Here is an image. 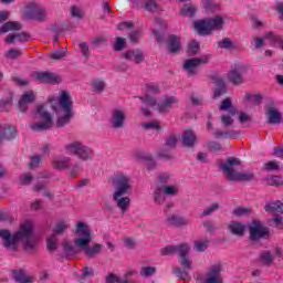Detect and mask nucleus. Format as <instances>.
I'll return each instance as SVG.
<instances>
[{"mask_svg": "<svg viewBox=\"0 0 283 283\" xmlns=\"http://www.w3.org/2000/svg\"><path fill=\"white\" fill-rule=\"evenodd\" d=\"M0 238L3 242V247L9 251H17L19 243L24 240V249L27 251H34L39 239L34 233V223L32 221H25L20 226V229L15 233H11L10 230H0Z\"/></svg>", "mask_w": 283, "mask_h": 283, "instance_id": "obj_1", "label": "nucleus"}, {"mask_svg": "<svg viewBox=\"0 0 283 283\" xmlns=\"http://www.w3.org/2000/svg\"><path fill=\"white\" fill-rule=\"evenodd\" d=\"M112 182L113 187L115 188V191L113 192V200L117 203V207L120 209L122 213H125L127 209H129L132 199L123 196L132 193V179L123 172H117L114 175Z\"/></svg>", "mask_w": 283, "mask_h": 283, "instance_id": "obj_2", "label": "nucleus"}, {"mask_svg": "<svg viewBox=\"0 0 283 283\" xmlns=\"http://www.w3.org/2000/svg\"><path fill=\"white\" fill-rule=\"evenodd\" d=\"M49 101L57 118L55 123L56 127L66 126L74 116V103L72 102L70 93L62 91L60 93L59 103H54V97L49 98Z\"/></svg>", "mask_w": 283, "mask_h": 283, "instance_id": "obj_3", "label": "nucleus"}, {"mask_svg": "<svg viewBox=\"0 0 283 283\" xmlns=\"http://www.w3.org/2000/svg\"><path fill=\"white\" fill-rule=\"evenodd\" d=\"M74 233L77 235L74 240V245L82 249L86 256L92 259L101 255L103 244L95 243L93 247H90V242H92V231L85 222L78 221Z\"/></svg>", "mask_w": 283, "mask_h": 283, "instance_id": "obj_4", "label": "nucleus"}, {"mask_svg": "<svg viewBox=\"0 0 283 283\" xmlns=\"http://www.w3.org/2000/svg\"><path fill=\"white\" fill-rule=\"evenodd\" d=\"M242 161L238 158H229L226 163L220 165L223 174L231 182H253L255 174L253 170L235 171V167H240Z\"/></svg>", "mask_w": 283, "mask_h": 283, "instance_id": "obj_5", "label": "nucleus"}, {"mask_svg": "<svg viewBox=\"0 0 283 283\" xmlns=\"http://www.w3.org/2000/svg\"><path fill=\"white\" fill-rule=\"evenodd\" d=\"M64 151L67 156H76V158L84 161L94 158V150L81 140H73L65 144Z\"/></svg>", "mask_w": 283, "mask_h": 283, "instance_id": "obj_6", "label": "nucleus"}, {"mask_svg": "<svg viewBox=\"0 0 283 283\" xmlns=\"http://www.w3.org/2000/svg\"><path fill=\"white\" fill-rule=\"evenodd\" d=\"M222 28H224V18L222 15L195 22V30L202 36H207V34H211L216 30H222Z\"/></svg>", "mask_w": 283, "mask_h": 283, "instance_id": "obj_7", "label": "nucleus"}, {"mask_svg": "<svg viewBox=\"0 0 283 283\" xmlns=\"http://www.w3.org/2000/svg\"><path fill=\"white\" fill-rule=\"evenodd\" d=\"M48 105L50 104H42L36 106L35 118H42L44 122L30 124L32 132H45L52 127V115H50L48 112Z\"/></svg>", "mask_w": 283, "mask_h": 283, "instance_id": "obj_8", "label": "nucleus"}, {"mask_svg": "<svg viewBox=\"0 0 283 283\" xmlns=\"http://www.w3.org/2000/svg\"><path fill=\"white\" fill-rule=\"evenodd\" d=\"M179 264L184 268H174L172 273L178 277V280H184L185 282L191 280L189 271H193V261L189 259V255L179 258Z\"/></svg>", "mask_w": 283, "mask_h": 283, "instance_id": "obj_9", "label": "nucleus"}, {"mask_svg": "<svg viewBox=\"0 0 283 283\" xmlns=\"http://www.w3.org/2000/svg\"><path fill=\"white\" fill-rule=\"evenodd\" d=\"M22 14L25 19H33L34 21H45V9L41 6L30 2L23 10Z\"/></svg>", "mask_w": 283, "mask_h": 283, "instance_id": "obj_10", "label": "nucleus"}, {"mask_svg": "<svg viewBox=\"0 0 283 283\" xmlns=\"http://www.w3.org/2000/svg\"><path fill=\"white\" fill-rule=\"evenodd\" d=\"M222 263H217L209 268L206 275L201 279V283H223Z\"/></svg>", "mask_w": 283, "mask_h": 283, "instance_id": "obj_11", "label": "nucleus"}, {"mask_svg": "<svg viewBox=\"0 0 283 283\" xmlns=\"http://www.w3.org/2000/svg\"><path fill=\"white\" fill-rule=\"evenodd\" d=\"M211 55H205L199 59L193 57L186 60V62L184 63V70H186L189 76H193L195 74H198V66L209 63Z\"/></svg>", "mask_w": 283, "mask_h": 283, "instance_id": "obj_12", "label": "nucleus"}, {"mask_svg": "<svg viewBox=\"0 0 283 283\" xmlns=\"http://www.w3.org/2000/svg\"><path fill=\"white\" fill-rule=\"evenodd\" d=\"M250 238L251 240L269 238V229L264 228V226H262V222L254 220L250 226Z\"/></svg>", "mask_w": 283, "mask_h": 283, "instance_id": "obj_13", "label": "nucleus"}, {"mask_svg": "<svg viewBox=\"0 0 283 283\" xmlns=\"http://www.w3.org/2000/svg\"><path fill=\"white\" fill-rule=\"evenodd\" d=\"M33 78L39 83H49L51 85H59L61 83V76L50 72H35Z\"/></svg>", "mask_w": 283, "mask_h": 283, "instance_id": "obj_14", "label": "nucleus"}, {"mask_svg": "<svg viewBox=\"0 0 283 283\" xmlns=\"http://www.w3.org/2000/svg\"><path fill=\"white\" fill-rule=\"evenodd\" d=\"M245 73H247V66L245 65H237L234 69H232L229 72L228 80L233 85H242V83H244V78L242 76Z\"/></svg>", "mask_w": 283, "mask_h": 283, "instance_id": "obj_15", "label": "nucleus"}, {"mask_svg": "<svg viewBox=\"0 0 283 283\" xmlns=\"http://www.w3.org/2000/svg\"><path fill=\"white\" fill-rule=\"evenodd\" d=\"M125 111L123 109H114L109 119L111 127L113 129H123L125 127Z\"/></svg>", "mask_w": 283, "mask_h": 283, "instance_id": "obj_16", "label": "nucleus"}, {"mask_svg": "<svg viewBox=\"0 0 283 283\" xmlns=\"http://www.w3.org/2000/svg\"><path fill=\"white\" fill-rule=\"evenodd\" d=\"M36 98V95H34V92L29 91L25 92L24 94H22L19 103H18V109L19 112H21L22 114H24V112H28V105H31V103Z\"/></svg>", "mask_w": 283, "mask_h": 283, "instance_id": "obj_17", "label": "nucleus"}, {"mask_svg": "<svg viewBox=\"0 0 283 283\" xmlns=\"http://www.w3.org/2000/svg\"><path fill=\"white\" fill-rule=\"evenodd\" d=\"M123 59L126 61H134L136 65H140L145 61V55H143V50L134 49L123 53Z\"/></svg>", "mask_w": 283, "mask_h": 283, "instance_id": "obj_18", "label": "nucleus"}, {"mask_svg": "<svg viewBox=\"0 0 283 283\" xmlns=\"http://www.w3.org/2000/svg\"><path fill=\"white\" fill-rule=\"evenodd\" d=\"M275 255H282V250L280 248H276L273 252L269 250L261 252L260 262L266 266H271V264H273V260H275Z\"/></svg>", "mask_w": 283, "mask_h": 283, "instance_id": "obj_19", "label": "nucleus"}, {"mask_svg": "<svg viewBox=\"0 0 283 283\" xmlns=\"http://www.w3.org/2000/svg\"><path fill=\"white\" fill-rule=\"evenodd\" d=\"M166 222L170 224V227H187V224H191V219L178 214H170Z\"/></svg>", "mask_w": 283, "mask_h": 283, "instance_id": "obj_20", "label": "nucleus"}, {"mask_svg": "<svg viewBox=\"0 0 283 283\" xmlns=\"http://www.w3.org/2000/svg\"><path fill=\"white\" fill-rule=\"evenodd\" d=\"M71 165L72 159L70 157H56L52 160L53 169H57L59 171L70 169Z\"/></svg>", "mask_w": 283, "mask_h": 283, "instance_id": "obj_21", "label": "nucleus"}, {"mask_svg": "<svg viewBox=\"0 0 283 283\" xmlns=\"http://www.w3.org/2000/svg\"><path fill=\"white\" fill-rule=\"evenodd\" d=\"M265 116H266L268 123H270V125H280V123H282V113H280L273 106H270L268 108Z\"/></svg>", "mask_w": 283, "mask_h": 283, "instance_id": "obj_22", "label": "nucleus"}, {"mask_svg": "<svg viewBox=\"0 0 283 283\" xmlns=\"http://www.w3.org/2000/svg\"><path fill=\"white\" fill-rule=\"evenodd\" d=\"M181 140L185 147H193L198 144V137L192 129H186L181 136Z\"/></svg>", "mask_w": 283, "mask_h": 283, "instance_id": "obj_23", "label": "nucleus"}, {"mask_svg": "<svg viewBox=\"0 0 283 283\" xmlns=\"http://www.w3.org/2000/svg\"><path fill=\"white\" fill-rule=\"evenodd\" d=\"M17 136V128L13 126H0V143L3 140H12Z\"/></svg>", "mask_w": 283, "mask_h": 283, "instance_id": "obj_24", "label": "nucleus"}, {"mask_svg": "<svg viewBox=\"0 0 283 283\" xmlns=\"http://www.w3.org/2000/svg\"><path fill=\"white\" fill-rule=\"evenodd\" d=\"M180 50H182L180 36L170 35L168 38V52H170V54H178Z\"/></svg>", "mask_w": 283, "mask_h": 283, "instance_id": "obj_25", "label": "nucleus"}, {"mask_svg": "<svg viewBox=\"0 0 283 283\" xmlns=\"http://www.w3.org/2000/svg\"><path fill=\"white\" fill-rule=\"evenodd\" d=\"M179 101L178 98L170 96L166 97L165 101L158 104V111L161 114H165V112H169L174 105H178Z\"/></svg>", "mask_w": 283, "mask_h": 283, "instance_id": "obj_26", "label": "nucleus"}, {"mask_svg": "<svg viewBox=\"0 0 283 283\" xmlns=\"http://www.w3.org/2000/svg\"><path fill=\"white\" fill-rule=\"evenodd\" d=\"M13 280L17 283H34V276L29 275L23 270H18L13 272Z\"/></svg>", "mask_w": 283, "mask_h": 283, "instance_id": "obj_27", "label": "nucleus"}, {"mask_svg": "<svg viewBox=\"0 0 283 283\" xmlns=\"http://www.w3.org/2000/svg\"><path fill=\"white\" fill-rule=\"evenodd\" d=\"M228 229L233 233V235H244V231H247V227L242 222L238 221H231Z\"/></svg>", "mask_w": 283, "mask_h": 283, "instance_id": "obj_28", "label": "nucleus"}, {"mask_svg": "<svg viewBox=\"0 0 283 283\" xmlns=\"http://www.w3.org/2000/svg\"><path fill=\"white\" fill-rule=\"evenodd\" d=\"M14 41H19L20 43H25V41H30V34L15 33V34H9L6 38V43H14Z\"/></svg>", "mask_w": 283, "mask_h": 283, "instance_id": "obj_29", "label": "nucleus"}, {"mask_svg": "<svg viewBox=\"0 0 283 283\" xmlns=\"http://www.w3.org/2000/svg\"><path fill=\"white\" fill-rule=\"evenodd\" d=\"M282 201L276 200L272 202H268L264 207L268 213H282Z\"/></svg>", "mask_w": 283, "mask_h": 283, "instance_id": "obj_30", "label": "nucleus"}, {"mask_svg": "<svg viewBox=\"0 0 283 283\" xmlns=\"http://www.w3.org/2000/svg\"><path fill=\"white\" fill-rule=\"evenodd\" d=\"M214 83L218 87L213 93V98H220V96H224V94H227V86L224 85V80L217 78Z\"/></svg>", "mask_w": 283, "mask_h": 283, "instance_id": "obj_31", "label": "nucleus"}, {"mask_svg": "<svg viewBox=\"0 0 283 283\" xmlns=\"http://www.w3.org/2000/svg\"><path fill=\"white\" fill-rule=\"evenodd\" d=\"M165 189L163 188V186L157 185L155 191H154V202H156V205H163L165 202Z\"/></svg>", "mask_w": 283, "mask_h": 283, "instance_id": "obj_32", "label": "nucleus"}, {"mask_svg": "<svg viewBox=\"0 0 283 283\" xmlns=\"http://www.w3.org/2000/svg\"><path fill=\"white\" fill-rule=\"evenodd\" d=\"M67 229H70V222L61 221L57 224H55L53 229V235H55V238L57 235H65V231H67Z\"/></svg>", "mask_w": 283, "mask_h": 283, "instance_id": "obj_33", "label": "nucleus"}, {"mask_svg": "<svg viewBox=\"0 0 283 283\" xmlns=\"http://www.w3.org/2000/svg\"><path fill=\"white\" fill-rule=\"evenodd\" d=\"M191 247L188 243H181L176 245V255H179V259L189 255Z\"/></svg>", "mask_w": 283, "mask_h": 283, "instance_id": "obj_34", "label": "nucleus"}, {"mask_svg": "<svg viewBox=\"0 0 283 283\" xmlns=\"http://www.w3.org/2000/svg\"><path fill=\"white\" fill-rule=\"evenodd\" d=\"M46 249L51 253H54V251H56V249H59V239L55 237V234H51L50 237H48Z\"/></svg>", "mask_w": 283, "mask_h": 283, "instance_id": "obj_35", "label": "nucleus"}, {"mask_svg": "<svg viewBox=\"0 0 283 283\" xmlns=\"http://www.w3.org/2000/svg\"><path fill=\"white\" fill-rule=\"evenodd\" d=\"M144 8L147 12H160V4L158 3V0H146Z\"/></svg>", "mask_w": 283, "mask_h": 283, "instance_id": "obj_36", "label": "nucleus"}, {"mask_svg": "<svg viewBox=\"0 0 283 283\" xmlns=\"http://www.w3.org/2000/svg\"><path fill=\"white\" fill-rule=\"evenodd\" d=\"M265 182L270 185V187H282L283 185V178L282 176H269L265 178Z\"/></svg>", "mask_w": 283, "mask_h": 283, "instance_id": "obj_37", "label": "nucleus"}, {"mask_svg": "<svg viewBox=\"0 0 283 283\" xmlns=\"http://www.w3.org/2000/svg\"><path fill=\"white\" fill-rule=\"evenodd\" d=\"M93 92L96 94H103L105 92V87H107V84L103 80H94L92 82Z\"/></svg>", "mask_w": 283, "mask_h": 283, "instance_id": "obj_38", "label": "nucleus"}, {"mask_svg": "<svg viewBox=\"0 0 283 283\" xmlns=\"http://www.w3.org/2000/svg\"><path fill=\"white\" fill-rule=\"evenodd\" d=\"M12 30H21V23L19 22H7L0 29V34H4V32H10Z\"/></svg>", "mask_w": 283, "mask_h": 283, "instance_id": "obj_39", "label": "nucleus"}, {"mask_svg": "<svg viewBox=\"0 0 283 283\" xmlns=\"http://www.w3.org/2000/svg\"><path fill=\"white\" fill-rule=\"evenodd\" d=\"M178 138H180L179 135H169L165 140V147L168 149H176V146L178 145Z\"/></svg>", "mask_w": 283, "mask_h": 283, "instance_id": "obj_40", "label": "nucleus"}, {"mask_svg": "<svg viewBox=\"0 0 283 283\" xmlns=\"http://www.w3.org/2000/svg\"><path fill=\"white\" fill-rule=\"evenodd\" d=\"M142 127L147 130H154L156 134H160L163 132V126L158 122H148L142 124Z\"/></svg>", "mask_w": 283, "mask_h": 283, "instance_id": "obj_41", "label": "nucleus"}, {"mask_svg": "<svg viewBox=\"0 0 283 283\" xmlns=\"http://www.w3.org/2000/svg\"><path fill=\"white\" fill-rule=\"evenodd\" d=\"M62 249L65 255H74V253H76V249L70 243V240L67 239L62 241Z\"/></svg>", "mask_w": 283, "mask_h": 283, "instance_id": "obj_42", "label": "nucleus"}, {"mask_svg": "<svg viewBox=\"0 0 283 283\" xmlns=\"http://www.w3.org/2000/svg\"><path fill=\"white\" fill-rule=\"evenodd\" d=\"M219 109H221V112H227L229 109L231 116L235 114V108L232 106L231 98L229 97L222 101Z\"/></svg>", "mask_w": 283, "mask_h": 283, "instance_id": "obj_43", "label": "nucleus"}, {"mask_svg": "<svg viewBox=\"0 0 283 283\" xmlns=\"http://www.w3.org/2000/svg\"><path fill=\"white\" fill-rule=\"evenodd\" d=\"M218 209H220V203L214 202L201 212V217L207 218V217L211 216L212 213H216V211H218Z\"/></svg>", "mask_w": 283, "mask_h": 283, "instance_id": "obj_44", "label": "nucleus"}, {"mask_svg": "<svg viewBox=\"0 0 283 283\" xmlns=\"http://www.w3.org/2000/svg\"><path fill=\"white\" fill-rule=\"evenodd\" d=\"M218 48L221 50H233L235 45L233 44V41L229 38H224L223 40L218 42Z\"/></svg>", "mask_w": 283, "mask_h": 283, "instance_id": "obj_45", "label": "nucleus"}, {"mask_svg": "<svg viewBox=\"0 0 283 283\" xmlns=\"http://www.w3.org/2000/svg\"><path fill=\"white\" fill-rule=\"evenodd\" d=\"M70 14L71 17H73V19H83V17H85V13L83 12V10L77 6L71 7Z\"/></svg>", "mask_w": 283, "mask_h": 283, "instance_id": "obj_46", "label": "nucleus"}, {"mask_svg": "<svg viewBox=\"0 0 283 283\" xmlns=\"http://www.w3.org/2000/svg\"><path fill=\"white\" fill-rule=\"evenodd\" d=\"M193 14H196V8L192 4H185L181 8L182 17H193Z\"/></svg>", "mask_w": 283, "mask_h": 283, "instance_id": "obj_47", "label": "nucleus"}, {"mask_svg": "<svg viewBox=\"0 0 283 283\" xmlns=\"http://www.w3.org/2000/svg\"><path fill=\"white\" fill-rule=\"evenodd\" d=\"M165 196H178L180 188L178 186H163Z\"/></svg>", "mask_w": 283, "mask_h": 283, "instance_id": "obj_48", "label": "nucleus"}, {"mask_svg": "<svg viewBox=\"0 0 283 283\" xmlns=\"http://www.w3.org/2000/svg\"><path fill=\"white\" fill-rule=\"evenodd\" d=\"M21 50L19 49H11L4 53L6 59H11L12 61H15V59L21 57Z\"/></svg>", "mask_w": 283, "mask_h": 283, "instance_id": "obj_49", "label": "nucleus"}, {"mask_svg": "<svg viewBox=\"0 0 283 283\" xmlns=\"http://www.w3.org/2000/svg\"><path fill=\"white\" fill-rule=\"evenodd\" d=\"M233 216H235L237 218H242L244 216H249L251 213V208H244V207H239L235 208L232 211Z\"/></svg>", "mask_w": 283, "mask_h": 283, "instance_id": "obj_50", "label": "nucleus"}, {"mask_svg": "<svg viewBox=\"0 0 283 283\" xmlns=\"http://www.w3.org/2000/svg\"><path fill=\"white\" fill-rule=\"evenodd\" d=\"M200 50V42L192 40L189 44H188V54H198Z\"/></svg>", "mask_w": 283, "mask_h": 283, "instance_id": "obj_51", "label": "nucleus"}, {"mask_svg": "<svg viewBox=\"0 0 283 283\" xmlns=\"http://www.w3.org/2000/svg\"><path fill=\"white\" fill-rule=\"evenodd\" d=\"M264 171H277L280 164L277 161H268L263 165Z\"/></svg>", "mask_w": 283, "mask_h": 283, "instance_id": "obj_52", "label": "nucleus"}, {"mask_svg": "<svg viewBox=\"0 0 283 283\" xmlns=\"http://www.w3.org/2000/svg\"><path fill=\"white\" fill-rule=\"evenodd\" d=\"M66 52L67 50L65 49L54 51L53 53H51V59H53L54 61H61V59H65Z\"/></svg>", "mask_w": 283, "mask_h": 283, "instance_id": "obj_53", "label": "nucleus"}, {"mask_svg": "<svg viewBox=\"0 0 283 283\" xmlns=\"http://www.w3.org/2000/svg\"><path fill=\"white\" fill-rule=\"evenodd\" d=\"M154 273H156V268L145 266V268H142L140 276L142 277H149L150 275H154Z\"/></svg>", "mask_w": 283, "mask_h": 283, "instance_id": "obj_54", "label": "nucleus"}, {"mask_svg": "<svg viewBox=\"0 0 283 283\" xmlns=\"http://www.w3.org/2000/svg\"><path fill=\"white\" fill-rule=\"evenodd\" d=\"M127 45V42L124 38H116V41L114 43V50L115 52H120Z\"/></svg>", "mask_w": 283, "mask_h": 283, "instance_id": "obj_55", "label": "nucleus"}, {"mask_svg": "<svg viewBox=\"0 0 283 283\" xmlns=\"http://www.w3.org/2000/svg\"><path fill=\"white\" fill-rule=\"evenodd\" d=\"M42 163V158L40 155H33L31 157V161H30V168L31 169H36V167H39Z\"/></svg>", "mask_w": 283, "mask_h": 283, "instance_id": "obj_56", "label": "nucleus"}, {"mask_svg": "<svg viewBox=\"0 0 283 283\" xmlns=\"http://www.w3.org/2000/svg\"><path fill=\"white\" fill-rule=\"evenodd\" d=\"M208 247H209V241H195L196 251H199V252L207 251Z\"/></svg>", "mask_w": 283, "mask_h": 283, "instance_id": "obj_57", "label": "nucleus"}, {"mask_svg": "<svg viewBox=\"0 0 283 283\" xmlns=\"http://www.w3.org/2000/svg\"><path fill=\"white\" fill-rule=\"evenodd\" d=\"M202 224L208 233H216L217 228H216V224H213L211 220H205L202 222Z\"/></svg>", "mask_w": 283, "mask_h": 283, "instance_id": "obj_58", "label": "nucleus"}, {"mask_svg": "<svg viewBox=\"0 0 283 283\" xmlns=\"http://www.w3.org/2000/svg\"><path fill=\"white\" fill-rule=\"evenodd\" d=\"M161 255H176V245H168L160 250Z\"/></svg>", "mask_w": 283, "mask_h": 283, "instance_id": "obj_59", "label": "nucleus"}, {"mask_svg": "<svg viewBox=\"0 0 283 283\" xmlns=\"http://www.w3.org/2000/svg\"><path fill=\"white\" fill-rule=\"evenodd\" d=\"M170 178L171 177L169 176V174H161L158 177V184L157 185H160L161 187H167V184L169 182Z\"/></svg>", "mask_w": 283, "mask_h": 283, "instance_id": "obj_60", "label": "nucleus"}, {"mask_svg": "<svg viewBox=\"0 0 283 283\" xmlns=\"http://www.w3.org/2000/svg\"><path fill=\"white\" fill-rule=\"evenodd\" d=\"M33 178L34 177L30 172H27V174L20 176V185H30V182H32Z\"/></svg>", "mask_w": 283, "mask_h": 283, "instance_id": "obj_61", "label": "nucleus"}, {"mask_svg": "<svg viewBox=\"0 0 283 283\" xmlns=\"http://www.w3.org/2000/svg\"><path fill=\"white\" fill-rule=\"evenodd\" d=\"M106 41H107V38H105V36H97V38H94V39L92 40V45H93L94 48H98V46L105 44Z\"/></svg>", "mask_w": 283, "mask_h": 283, "instance_id": "obj_62", "label": "nucleus"}, {"mask_svg": "<svg viewBox=\"0 0 283 283\" xmlns=\"http://www.w3.org/2000/svg\"><path fill=\"white\" fill-rule=\"evenodd\" d=\"M78 48L83 56H85V59H90V46L85 42H82L80 43Z\"/></svg>", "mask_w": 283, "mask_h": 283, "instance_id": "obj_63", "label": "nucleus"}, {"mask_svg": "<svg viewBox=\"0 0 283 283\" xmlns=\"http://www.w3.org/2000/svg\"><path fill=\"white\" fill-rule=\"evenodd\" d=\"M120 282H122L120 276L114 273H111L106 276V283H120Z\"/></svg>", "mask_w": 283, "mask_h": 283, "instance_id": "obj_64", "label": "nucleus"}]
</instances>
